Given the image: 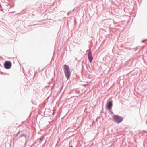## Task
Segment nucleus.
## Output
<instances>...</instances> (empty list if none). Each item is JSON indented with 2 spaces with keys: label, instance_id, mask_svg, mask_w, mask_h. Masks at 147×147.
Returning <instances> with one entry per match:
<instances>
[{
  "label": "nucleus",
  "instance_id": "obj_15",
  "mask_svg": "<svg viewBox=\"0 0 147 147\" xmlns=\"http://www.w3.org/2000/svg\"><path fill=\"white\" fill-rule=\"evenodd\" d=\"M90 41H91V42H92V40H91Z\"/></svg>",
  "mask_w": 147,
  "mask_h": 147
},
{
  "label": "nucleus",
  "instance_id": "obj_11",
  "mask_svg": "<svg viewBox=\"0 0 147 147\" xmlns=\"http://www.w3.org/2000/svg\"><path fill=\"white\" fill-rule=\"evenodd\" d=\"M144 40H142V43H143L144 42Z\"/></svg>",
  "mask_w": 147,
  "mask_h": 147
},
{
  "label": "nucleus",
  "instance_id": "obj_17",
  "mask_svg": "<svg viewBox=\"0 0 147 147\" xmlns=\"http://www.w3.org/2000/svg\"><path fill=\"white\" fill-rule=\"evenodd\" d=\"M46 142V140H45V142Z\"/></svg>",
  "mask_w": 147,
  "mask_h": 147
},
{
  "label": "nucleus",
  "instance_id": "obj_2",
  "mask_svg": "<svg viewBox=\"0 0 147 147\" xmlns=\"http://www.w3.org/2000/svg\"><path fill=\"white\" fill-rule=\"evenodd\" d=\"M114 121L119 124L122 122L123 119V118L118 115H115L113 117Z\"/></svg>",
  "mask_w": 147,
  "mask_h": 147
},
{
  "label": "nucleus",
  "instance_id": "obj_8",
  "mask_svg": "<svg viewBox=\"0 0 147 147\" xmlns=\"http://www.w3.org/2000/svg\"><path fill=\"white\" fill-rule=\"evenodd\" d=\"M20 131H19V132H18L17 133V134H16V135L15 137H16L17 136L19 135V134H20Z\"/></svg>",
  "mask_w": 147,
  "mask_h": 147
},
{
  "label": "nucleus",
  "instance_id": "obj_3",
  "mask_svg": "<svg viewBox=\"0 0 147 147\" xmlns=\"http://www.w3.org/2000/svg\"><path fill=\"white\" fill-rule=\"evenodd\" d=\"M4 65L5 68L8 69L11 67L12 63L9 61H6L4 62Z\"/></svg>",
  "mask_w": 147,
  "mask_h": 147
},
{
  "label": "nucleus",
  "instance_id": "obj_5",
  "mask_svg": "<svg viewBox=\"0 0 147 147\" xmlns=\"http://www.w3.org/2000/svg\"><path fill=\"white\" fill-rule=\"evenodd\" d=\"M107 107L108 109L110 110L112 109V107L113 106V101L110 100L107 101Z\"/></svg>",
  "mask_w": 147,
  "mask_h": 147
},
{
  "label": "nucleus",
  "instance_id": "obj_4",
  "mask_svg": "<svg viewBox=\"0 0 147 147\" xmlns=\"http://www.w3.org/2000/svg\"><path fill=\"white\" fill-rule=\"evenodd\" d=\"M88 58L90 63L92 62L93 59V57L92 55V52L91 51V48H90L89 49V52L88 54Z\"/></svg>",
  "mask_w": 147,
  "mask_h": 147
},
{
  "label": "nucleus",
  "instance_id": "obj_1",
  "mask_svg": "<svg viewBox=\"0 0 147 147\" xmlns=\"http://www.w3.org/2000/svg\"><path fill=\"white\" fill-rule=\"evenodd\" d=\"M63 69L65 76L68 80L70 78L71 75V72L69 67L67 65L65 64L63 66Z\"/></svg>",
  "mask_w": 147,
  "mask_h": 147
},
{
  "label": "nucleus",
  "instance_id": "obj_16",
  "mask_svg": "<svg viewBox=\"0 0 147 147\" xmlns=\"http://www.w3.org/2000/svg\"><path fill=\"white\" fill-rule=\"evenodd\" d=\"M146 123L147 124V121H146Z\"/></svg>",
  "mask_w": 147,
  "mask_h": 147
},
{
  "label": "nucleus",
  "instance_id": "obj_13",
  "mask_svg": "<svg viewBox=\"0 0 147 147\" xmlns=\"http://www.w3.org/2000/svg\"><path fill=\"white\" fill-rule=\"evenodd\" d=\"M69 147H73V146L72 145H71Z\"/></svg>",
  "mask_w": 147,
  "mask_h": 147
},
{
  "label": "nucleus",
  "instance_id": "obj_10",
  "mask_svg": "<svg viewBox=\"0 0 147 147\" xmlns=\"http://www.w3.org/2000/svg\"><path fill=\"white\" fill-rule=\"evenodd\" d=\"M71 12V11H69L67 13V15H69V13H70Z\"/></svg>",
  "mask_w": 147,
  "mask_h": 147
},
{
  "label": "nucleus",
  "instance_id": "obj_7",
  "mask_svg": "<svg viewBox=\"0 0 147 147\" xmlns=\"http://www.w3.org/2000/svg\"><path fill=\"white\" fill-rule=\"evenodd\" d=\"M44 137L45 136H43L41 137L40 138V141H42L43 140V139L44 138Z\"/></svg>",
  "mask_w": 147,
  "mask_h": 147
},
{
  "label": "nucleus",
  "instance_id": "obj_6",
  "mask_svg": "<svg viewBox=\"0 0 147 147\" xmlns=\"http://www.w3.org/2000/svg\"><path fill=\"white\" fill-rule=\"evenodd\" d=\"M24 137L26 139V135L25 134H22L21 135V136H20L19 138H20L21 137Z\"/></svg>",
  "mask_w": 147,
  "mask_h": 147
},
{
  "label": "nucleus",
  "instance_id": "obj_14",
  "mask_svg": "<svg viewBox=\"0 0 147 147\" xmlns=\"http://www.w3.org/2000/svg\"><path fill=\"white\" fill-rule=\"evenodd\" d=\"M0 8H1V4H0Z\"/></svg>",
  "mask_w": 147,
  "mask_h": 147
},
{
  "label": "nucleus",
  "instance_id": "obj_12",
  "mask_svg": "<svg viewBox=\"0 0 147 147\" xmlns=\"http://www.w3.org/2000/svg\"><path fill=\"white\" fill-rule=\"evenodd\" d=\"M54 84L53 85V86H52V88H53V87H54Z\"/></svg>",
  "mask_w": 147,
  "mask_h": 147
},
{
  "label": "nucleus",
  "instance_id": "obj_9",
  "mask_svg": "<svg viewBox=\"0 0 147 147\" xmlns=\"http://www.w3.org/2000/svg\"><path fill=\"white\" fill-rule=\"evenodd\" d=\"M80 92V91L78 90H76V93L77 94H79V93Z\"/></svg>",
  "mask_w": 147,
  "mask_h": 147
}]
</instances>
